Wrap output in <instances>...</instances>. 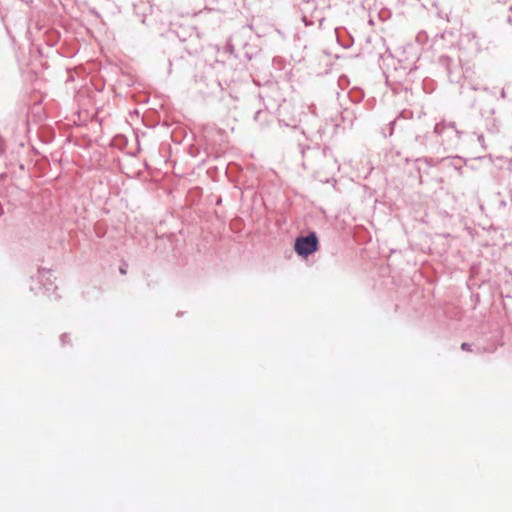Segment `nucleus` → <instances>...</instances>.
Here are the masks:
<instances>
[{
  "label": "nucleus",
  "mask_w": 512,
  "mask_h": 512,
  "mask_svg": "<svg viewBox=\"0 0 512 512\" xmlns=\"http://www.w3.org/2000/svg\"><path fill=\"white\" fill-rule=\"evenodd\" d=\"M294 249L300 256L306 257L318 250V238L315 233L295 240Z\"/></svg>",
  "instance_id": "1"
},
{
  "label": "nucleus",
  "mask_w": 512,
  "mask_h": 512,
  "mask_svg": "<svg viewBox=\"0 0 512 512\" xmlns=\"http://www.w3.org/2000/svg\"><path fill=\"white\" fill-rule=\"evenodd\" d=\"M461 348L465 351H471V347L468 343H462Z\"/></svg>",
  "instance_id": "2"
},
{
  "label": "nucleus",
  "mask_w": 512,
  "mask_h": 512,
  "mask_svg": "<svg viewBox=\"0 0 512 512\" xmlns=\"http://www.w3.org/2000/svg\"><path fill=\"white\" fill-rule=\"evenodd\" d=\"M120 272H121L122 274H125V273H126L125 269H122V268L120 269Z\"/></svg>",
  "instance_id": "3"
}]
</instances>
